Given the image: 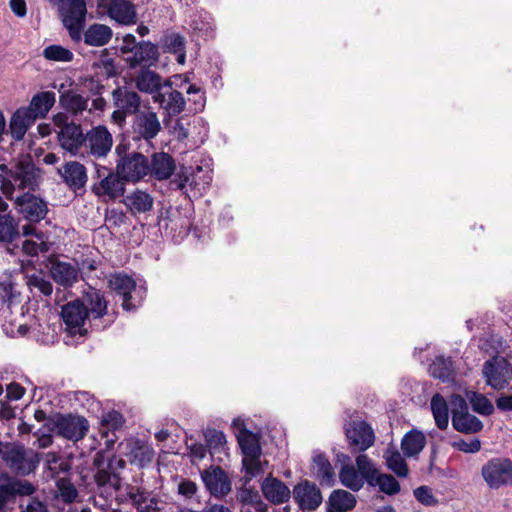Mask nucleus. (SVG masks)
Returning a JSON list of instances; mask_svg holds the SVG:
<instances>
[{"instance_id":"5fc2aeb1","label":"nucleus","mask_w":512,"mask_h":512,"mask_svg":"<svg viewBox=\"0 0 512 512\" xmlns=\"http://www.w3.org/2000/svg\"><path fill=\"white\" fill-rule=\"evenodd\" d=\"M58 494L65 503H73L77 496L78 491L74 484L68 478H60L56 482Z\"/></svg>"},{"instance_id":"e2e57ef3","label":"nucleus","mask_w":512,"mask_h":512,"mask_svg":"<svg viewBox=\"0 0 512 512\" xmlns=\"http://www.w3.org/2000/svg\"><path fill=\"white\" fill-rule=\"evenodd\" d=\"M259 493L253 488L242 487L237 492V500L244 505H251L257 499H259Z\"/></svg>"},{"instance_id":"f704fd0d","label":"nucleus","mask_w":512,"mask_h":512,"mask_svg":"<svg viewBox=\"0 0 512 512\" xmlns=\"http://www.w3.org/2000/svg\"><path fill=\"white\" fill-rule=\"evenodd\" d=\"M429 373L433 378L443 383L454 381L455 369L452 359L450 357L437 356L430 364Z\"/></svg>"},{"instance_id":"393cba45","label":"nucleus","mask_w":512,"mask_h":512,"mask_svg":"<svg viewBox=\"0 0 512 512\" xmlns=\"http://www.w3.org/2000/svg\"><path fill=\"white\" fill-rule=\"evenodd\" d=\"M113 103L116 108L122 109L129 115H136L139 113L141 106V97L136 91L130 90L127 87H117L112 92Z\"/></svg>"},{"instance_id":"f257e3e1","label":"nucleus","mask_w":512,"mask_h":512,"mask_svg":"<svg viewBox=\"0 0 512 512\" xmlns=\"http://www.w3.org/2000/svg\"><path fill=\"white\" fill-rule=\"evenodd\" d=\"M41 180L42 171L30 158L20 160L10 169L0 164V188L9 199H13L16 190L35 191Z\"/></svg>"},{"instance_id":"2eb2a0df","label":"nucleus","mask_w":512,"mask_h":512,"mask_svg":"<svg viewBox=\"0 0 512 512\" xmlns=\"http://www.w3.org/2000/svg\"><path fill=\"white\" fill-rule=\"evenodd\" d=\"M292 496L301 510L315 511L322 503L319 487L308 480H303L294 486Z\"/></svg>"},{"instance_id":"6e6552de","label":"nucleus","mask_w":512,"mask_h":512,"mask_svg":"<svg viewBox=\"0 0 512 512\" xmlns=\"http://www.w3.org/2000/svg\"><path fill=\"white\" fill-rule=\"evenodd\" d=\"M113 136L105 125L93 126L85 133L83 158L105 159L113 147Z\"/></svg>"},{"instance_id":"a878e982","label":"nucleus","mask_w":512,"mask_h":512,"mask_svg":"<svg viewBox=\"0 0 512 512\" xmlns=\"http://www.w3.org/2000/svg\"><path fill=\"white\" fill-rule=\"evenodd\" d=\"M59 173L63 181L75 191L84 188L88 179L86 167L77 161L65 163Z\"/></svg>"},{"instance_id":"a211bd4d","label":"nucleus","mask_w":512,"mask_h":512,"mask_svg":"<svg viewBox=\"0 0 512 512\" xmlns=\"http://www.w3.org/2000/svg\"><path fill=\"white\" fill-rule=\"evenodd\" d=\"M205 487L212 496L223 497L231 491V482L227 473L219 466H211L201 472Z\"/></svg>"},{"instance_id":"c9c22d12","label":"nucleus","mask_w":512,"mask_h":512,"mask_svg":"<svg viewBox=\"0 0 512 512\" xmlns=\"http://www.w3.org/2000/svg\"><path fill=\"white\" fill-rule=\"evenodd\" d=\"M426 445V436L423 432L412 429L401 440V449L406 457H414L421 453Z\"/></svg>"},{"instance_id":"473e14b6","label":"nucleus","mask_w":512,"mask_h":512,"mask_svg":"<svg viewBox=\"0 0 512 512\" xmlns=\"http://www.w3.org/2000/svg\"><path fill=\"white\" fill-rule=\"evenodd\" d=\"M123 203L131 214L136 215L149 212L153 208L154 199L149 193L137 189L128 194Z\"/></svg>"},{"instance_id":"0e129e2a","label":"nucleus","mask_w":512,"mask_h":512,"mask_svg":"<svg viewBox=\"0 0 512 512\" xmlns=\"http://www.w3.org/2000/svg\"><path fill=\"white\" fill-rule=\"evenodd\" d=\"M453 446L458 449L459 451L465 452V453H476L481 449V442L479 439H473L469 442L460 440L457 442H454Z\"/></svg>"},{"instance_id":"09e8293b","label":"nucleus","mask_w":512,"mask_h":512,"mask_svg":"<svg viewBox=\"0 0 512 512\" xmlns=\"http://www.w3.org/2000/svg\"><path fill=\"white\" fill-rule=\"evenodd\" d=\"M369 485L378 486L380 491L388 495H395L400 491V484L392 475L380 472Z\"/></svg>"},{"instance_id":"5701e85b","label":"nucleus","mask_w":512,"mask_h":512,"mask_svg":"<svg viewBox=\"0 0 512 512\" xmlns=\"http://www.w3.org/2000/svg\"><path fill=\"white\" fill-rule=\"evenodd\" d=\"M110 18L123 25H133L137 22L135 5L129 0H110L107 8Z\"/></svg>"},{"instance_id":"052dcab7","label":"nucleus","mask_w":512,"mask_h":512,"mask_svg":"<svg viewBox=\"0 0 512 512\" xmlns=\"http://www.w3.org/2000/svg\"><path fill=\"white\" fill-rule=\"evenodd\" d=\"M452 419L464 414L468 410L466 399L458 394H453L450 398Z\"/></svg>"},{"instance_id":"c756f323","label":"nucleus","mask_w":512,"mask_h":512,"mask_svg":"<svg viewBox=\"0 0 512 512\" xmlns=\"http://www.w3.org/2000/svg\"><path fill=\"white\" fill-rule=\"evenodd\" d=\"M113 36L112 29L100 23L90 25L83 33L82 39L88 46L102 47L108 44Z\"/></svg>"},{"instance_id":"9b49d317","label":"nucleus","mask_w":512,"mask_h":512,"mask_svg":"<svg viewBox=\"0 0 512 512\" xmlns=\"http://www.w3.org/2000/svg\"><path fill=\"white\" fill-rule=\"evenodd\" d=\"M115 168L126 182L135 183L148 174L149 161L143 154L131 152L118 158Z\"/></svg>"},{"instance_id":"39448f33","label":"nucleus","mask_w":512,"mask_h":512,"mask_svg":"<svg viewBox=\"0 0 512 512\" xmlns=\"http://www.w3.org/2000/svg\"><path fill=\"white\" fill-rule=\"evenodd\" d=\"M88 420L80 415L57 413L49 417L47 429L57 436L74 443L82 440L89 431Z\"/></svg>"},{"instance_id":"72a5a7b5","label":"nucleus","mask_w":512,"mask_h":512,"mask_svg":"<svg viewBox=\"0 0 512 512\" xmlns=\"http://www.w3.org/2000/svg\"><path fill=\"white\" fill-rule=\"evenodd\" d=\"M88 101L89 99L87 97H84L76 90L72 89L61 93L59 97L61 107L74 116L88 109Z\"/></svg>"},{"instance_id":"7ed1b4c3","label":"nucleus","mask_w":512,"mask_h":512,"mask_svg":"<svg viewBox=\"0 0 512 512\" xmlns=\"http://www.w3.org/2000/svg\"><path fill=\"white\" fill-rule=\"evenodd\" d=\"M80 302L85 307L91 329L101 331L110 327L115 321L116 313L108 312V301L102 291L89 287L83 292Z\"/></svg>"},{"instance_id":"338daca9","label":"nucleus","mask_w":512,"mask_h":512,"mask_svg":"<svg viewBox=\"0 0 512 512\" xmlns=\"http://www.w3.org/2000/svg\"><path fill=\"white\" fill-rule=\"evenodd\" d=\"M34 222H30L22 226V235L25 237L33 236L36 240L44 242L46 240V235L42 230H39L34 224Z\"/></svg>"},{"instance_id":"cd10ccee","label":"nucleus","mask_w":512,"mask_h":512,"mask_svg":"<svg viewBox=\"0 0 512 512\" xmlns=\"http://www.w3.org/2000/svg\"><path fill=\"white\" fill-rule=\"evenodd\" d=\"M262 492L273 504H282L291 497L290 489L279 479L268 477L262 483Z\"/></svg>"},{"instance_id":"3c124183","label":"nucleus","mask_w":512,"mask_h":512,"mask_svg":"<svg viewBox=\"0 0 512 512\" xmlns=\"http://www.w3.org/2000/svg\"><path fill=\"white\" fill-rule=\"evenodd\" d=\"M43 56L45 59L55 62H71L74 57L69 49L56 44L45 47Z\"/></svg>"},{"instance_id":"20e7f679","label":"nucleus","mask_w":512,"mask_h":512,"mask_svg":"<svg viewBox=\"0 0 512 512\" xmlns=\"http://www.w3.org/2000/svg\"><path fill=\"white\" fill-rule=\"evenodd\" d=\"M96 468L94 481L99 488L118 491L122 487L121 473L126 468V461L118 456L105 458L103 450L98 451L93 458Z\"/></svg>"},{"instance_id":"bb28decb","label":"nucleus","mask_w":512,"mask_h":512,"mask_svg":"<svg viewBox=\"0 0 512 512\" xmlns=\"http://www.w3.org/2000/svg\"><path fill=\"white\" fill-rule=\"evenodd\" d=\"M175 170L173 158L164 152L154 153L149 162V172L157 180L168 179Z\"/></svg>"},{"instance_id":"79ce46f5","label":"nucleus","mask_w":512,"mask_h":512,"mask_svg":"<svg viewBox=\"0 0 512 512\" xmlns=\"http://www.w3.org/2000/svg\"><path fill=\"white\" fill-rule=\"evenodd\" d=\"M356 499L353 494L345 490H334L328 501V510L348 511L354 508Z\"/></svg>"},{"instance_id":"4be33fe9","label":"nucleus","mask_w":512,"mask_h":512,"mask_svg":"<svg viewBox=\"0 0 512 512\" xmlns=\"http://www.w3.org/2000/svg\"><path fill=\"white\" fill-rule=\"evenodd\" d=\"M123 424L124 417L118 411L112 410L102 415L99 433L105 439L106 450L113 448L118 439L115 433L122 428Z\"/></svg>"},{"instance_id":"6e6d98bb","label":"nucleus","mask_w":512,"mask_h":512,"mask_svg":"<svg viewBox=\"0 0 512 512\" xmlns=\"http://www.w3.org/2000/svg\"><path fill=\"white\" fill-rule=\"evenodd\" d=\"M128 496L138 512H150L153 509V501L148 503V494L140 489L132 490Z\"/></svg>"},{"instance_id":"0eeeda50","label":"nucleus","mask_w":512,"mask_h":512,"mask_svg":"<svg viewBox=\"0 0 512 512\" xmlns=\"http://www.w3.org/2000/svg\"><path fill=\"white\" fill-rule=\"evenodd\" d=\"M58 9L71 39L74 42H80L87 14L85 0H59Z\"/></svg>"},{"instance_id":"774afa93","label":"nucleus","mask_w":512,"mask_h":512,"mask_svg":"<svg viewBox=\"0 0 512 512\" xmlns=\"http://www.w3.org/2000/svg\"><path fill=\"white\" fill-rule=\"evenodd\" d=\"M197 492V485L191 480H183L178 484V493L186 498H191Z\"/></svg>"},{"instance_id":"864d4df0","label":"nucleus","mask_w":512,"mask_h":512,"mask_svg":"<svg viewBox=\"0 0 512 512\" xmlns=\"http://www.w3.org/2000/svg\"><path fill=\"white\" fill-rule=\"evenodd\" d=\"M162 48L164 52L175 53L185 49V37L179 33L172 32L162 38Z\"/></svg>"},{"instance_id":"13d9d810","label":"nucleus","mask_w":512,"mask_h":512,"mask_svg":"<svg viewBox=\"0 0 512 512\" xmlns=\"http://www.w3.org/2000/svg\"><path fill=\"white\" fill-rule=\"evenodd\" d=\"M259 457L260 456H255V457L245 456L243 458L242 465L247 474L246 481H250L253 477L257 476L262 471Z\"/></svg>"},{"instance_id":"de8ad7c7","label":"nucleus","mask_w":512,"mask_h":512,"mask_svg":"<svg viewBox=\"0 0 512 512\" xmlns=\"http://www.w3.org/2000/svg\"><path fill=\"white\" fill-rule=\"evenodd\" d=\"M466 398L469 400L475 412L485 416L493 413L494 407L485 395L476 391H467Z\"/></svg>"},{"instance_id":"58836bf2","label":"nucleus","mask_w":512,"mask_h":512,"mask_svg":"<svg viewBox=\"0 0 512 512\" xmlns=\"http://www.w3.org/2000/svg\"><path fill=\"white\" fill-rule=\"evenodd\" d=\"M453 428L461 433L474 434L480 432L483 428L482 421L469 411L460 416H456L452 420Z\"/></svg>"},{"instance_id":"f8f14e48","label":"nucleus","mask_w":512,"mask_h":512,"mask_svg":"<svg viewBox=\"0 0 512 512\" xmlns=\"http://www.w3.org/2000/svg\"><path fill=\"white\" fill-rule=\"evenodd\" d=\"M15 209L29 222L38 223L48 213V206L44 199L31 192L14 195Z\"/></svg>"},{"instance_id":"b1692460","label":"nucleus","mask_w":512,"mask_h":512,"mask_svg":"<svg viewBox=\"0 0 512 512\" xmlns=\"http://www.w3.org/2000/svg\"><path fill=\"white\" fill-rule=\"evenodd\" d=\"M310 470L312 476L317 479L321 485L330 487L334 484L335 472L324 453L314 452Z\"/></svg>"},{"instance_id":"aec40b11","label":"nucleus","mask_w":512,"mask_h":512,"mask_svg":"<svg viewBox=\"0 0 512 512\" xmlns=\"http://www.w3.org/2000/svg\"><path fill=\"white\" fill-rule=\"evenodd\" d=\"M164 92H158L154 95V101L158 102L170 117L182 113L186 107V100L183 94L172 88L171 81L164 83Z\"/></svg>"},{"instance_id":"a19ab883","label":"nucleus","mask_w":512,"mask_h":512,"mask_svg":"<svg viewBox=\"0 0 512 512\" xmlns=\"http://www.w3.org/2000/svg\"><path fill=\"white\" fill-rule=\"evenodd\" d=\"M19 236L18 221L10 214H0V242L12 243Z\"/></svg>"},{"instance_id":"e433bc0d","label":"nucleus","mask_w":512,"mask_h":512,"mask_svg":"<svg viewBox=\"0 0 512 512\" xmlns=\"http://www.w3.org/2000/svg\"><path fill=\"white\" fill-rule=\"evenodd\" d=\"M238 444L245 456L255 457L261 455V447L257 434L242 427L237 434Z\"/></svg>"},{"instance_id":"37998d69","label":"nucleus","mask_w":512,"mask_h":512,"mask_svg":"<svg viewBox=\"0 0 512 512\" xmlns=\"http://www.w3.org/2000/svg\"><path fill=\"white\" fill-rule=\"evenodd\" d=\"M339 478L342 485L352 491H359L365 483L363 477L360 476L357 469L352 465H343L339 472Z\"/></svg>"},{"instance_id":"f3484780","label":"nucleus","mask_w":512,"mask_h":512,"mask_svg":"<svg viewBox=\"0 0 512 512\" xmlns=\"http://www.w3.org/2000/svg\"><path fill=\"white\" fill-rule=\"evenodd\" d=\"M349 445L355 452H363L374 444L373 429L364 421H353L346 428Z\"/></svg>"},{"instance_id":"69168bd1","label":"nucleus","mask_w":512,"mask_h":512,"mask_svg":"<svg viewBox=\"0 0 512 512\" xmlns=\"http://www.w3.org/2000/svg\"><path fill=\"white\" fill-rule=\"evenodd\" d=\"M25 394V389L19 383L12 382L6 387V400L17 401Z\"/></svg>"},{"instance_id":"ea45409f","label":"nucleus","mask_w":512,"mask_h":512,"mask_svg":"<svg viewBox=\"0 0 512 512\" xmlns=\"http://www.w3.org/2000/svg\"><path fill=\"white\" fill-rule=\"evenodd\" d=\"M430 405L436 426L441 430L446 429L449 423V408L446 400L440 394H435Z\"/></svg>"},{"instance_id":"412c9836","label":"nucleus","mask_w":512,"mask_h":512,"mask_svg":"<svg viewBox=\"0 0 512 512\" xmlns=\"http://www.w3.org/2000/svg\"><path fill=\"white\" fill-rule=\"evenodd\" d=\"M108 286L122 297V308L126 311H135L136 303H131L132 290L136 288L135 280L124 273H115L110 276Z\"/></svg>"},{"instance_id":"dca6fc26","label":"nucleus","mask_w":512,"mask_h":512,"mask_svg":"<svg viewBox=\"0 0 512 512\" xmlns=\"http://www.w3.org/2000/svg\"><path fill=\"white\" fill-rule=\"evenodd\" d=\"M126 180L118 171H108L107 175L92 186V192L99 197H107L109 200H116L124 196Z\"/></svg>"},{"instance_id":"a18cd8bd","label":"nucleus","mask_w":512,"mask_h":512,"mask_svg":"<svg viewBox=\"0 0 512 512\" xmlns=\"http://www.w3.org/2000/svg\"><path fill=\"white\" fill-rule=\"evenodd\" d=\"M204 438L206 441V446L212 456L224 452L226 437L222 431H218L213 428H207L204 431Z\"/></svg>"},{"instance_id":"1a4fd4ad","label":"nucleus","mask_w":512,"mask_h":512,"mask_svg":"<svg viewBox=\"0 0 512 512\" xmlns=\"http://www.w3.org/2000/svg\"><path fill=\"white\" fill-rule=\"evenodd\" d=\"M61 318L65 325V330L72 336H87L91 329L88 325V316L85 307L76 299L64 304L61 307Z\"/></svg>"},{"instance_id":"4c0bfd02","label":"nucleus","mask_w":512,"mask_h":512,"mask_svg":"<svg viewBox=\"0 0 512 512\" xmlns=\"http://www.w3.org/2000/svg\"><path fill=\"white\" fill-rule=\"evenodd\" d=\"M34 118L22 108L18 109L11 118L10 131L14 140H21L27 129L35 122Z\"/></svg>"},{"instance_id":"7c9ffc66","label":"nucleus","mask_w":512,"mask_h":512,"mask_svg":"<svg viewBox=\"0 0 512 512\" xmlns=\"http://www.w3.org/2000/svg\"><path fill=\"white\" fill-rule=\"evenodd\" d=\"M54 103L55 93L52 91H44L34 95L29 106L22 109L36 120L37 118L45 117Z\"/></svg>"},{"instance_id":"9d476101","label":"nucleus","mask_w":512,"mask_h":512,"mask_svg":"<svg viewBox=\"0 0 512 512\" xmlns=\"http://www.w3.org/2000/svg\"><path fill=\"white\" fill-rule=\"evenodd\" d=\"M481 474L491 489L512 485V461L508 458H493L482 466Z\"/></svg>"},{"instance_id":"f03ea898","label":"nucleus","mask_w":512,"mask_h":512,"mask_svg":"<svg viewBox=\"0 0 512 512\" xmlns=\"http://www.w3.org/2000/svg\"><path fill=\"white\" fill-rule=\"evenodd\" d=\"M0 458L12 473L24 477L36 471L42 454L22 444L0 442Z\"/></svg>"},{"instance_id":"680f3d73","label":"nucleus","mask_w":512,"mask_h":512,"mask_svg":"<svg viewBox=\"0 0 512 512\" xmlns=\"http://www.w3.org/2000/svg\"><path fill=\"white\" fill-rule=\"evenodd\" d=\"M415 498L424 505H434L437 503L431 489L427 486H420L414 490Z\"/></svg>"},{"instance_id":"bf43d9fd","label":"nucleus","mask_w":512,"mask_h":512,"mask_svg":"<svg viewBox=\"0 0 512 512\" xmlns=\"http://www.w3.org/2000/svg\"><path fill=\"white\" fill-rule=\"evenodd\" d=\"M21 250L23 253H25L28 256H36L38 255L39 251L45 252L48 250L46 240L44 242L41 241H34L27 239L23 241Z\"/></svg>"},{"instance_id":"4d7b16f0","label":"nucleus","mask_w":512,"mask_h":512,"mask_svg":"<svg viewBox=\"0 0 512 512\" xmlns=\"http://www.w3.org/2000/svg\"><path fill=\"white\" fill-rule=\"evenodd\" d=\"M7 486L12 496H30L35 492V487L33 484L26 480L11 479L7 483Z\"/></svg>"},{"instance_id":"49530a36","label":"nucleus","mask_w":512,"mask_h":512,"mask_svg":"<svg viewBox=\"0 0 512 512\" xmlns=\"http://www.w3.org/2000/svg\"><path fill=\"white\" fill-rule=\"evenodd\" d=\"M154 449L148 444L137 442L131 450V462L145 467L153 461Z\"/></svg>"},{"instance_id":"603ef678","label":"nucleus","mask_w":512,"mask_h":512,"mask_svg":"<svg viewBox=\"0 0 512 512\" xmlns=\"http://www.w3.org/2000/svg\"><path fill=\"white\" fill-rule=\"evenodd\" d=\"M27 285L34 294L37 292L44 296H50L53 292L52 283L42 275L33 274L28 276Z\"/></svg>"},{"instance_id":"ddd939ff","label":"nucleus","mask_w":512,"mask_h":512,"mask_svg":"<svg viewBox=\"0 0 512 512\" xmlns=\"http://www.w3.org/2000/svg\"><path fill=\"white\" fill-rule=\"evenodd\" d=\"M483 375L493 389H504L512 378V367L504 357L495 356L484 363Z\"/></svg>"},{"instance_id":"c85d7f7f","label":"nucleus","mask_w":512,"mask_h":512,"mask_svg":"<svg viewBox=\"0 0 512 512\" xmlns=\"http://www.w3.org/2000/svg\"><path fill=\"white\" fill-rule=\"evenodd\" d=\"M149 68L143 67L136 73L134 78L135 85L141 92L156 95L158 92H161L162 78L158 73Z\"/></svg>"},{"instance_id":"6ab92c4d","label":"nucleus","mask_w":512,"mask_h":512,"mask_svg":"<svg viewBox=\"0 0 512 512\" xmlns=\"http://www.w3.org/2000/svg\"><path fill=\"white\" fill-rule=\"evenodd\" d=\"M132 128L138 139L149 141L158 135L161 124L156 112L146 110L135 115Z\"/></svg>"},{"instance_id":"2f4dec72","label":"nucleus","mask_w":512,"mask_h":512,"mask_svg":"<svg viewBox=\"0 0 512 512\" xmlns=\"http://www.w3.org/2000/svg\"><path fill=\"white\" fill-rule=\"evenodd\" d=\"M53 280L63 287H71L78 280V268L67 262L56 261L50 269Z\"/></svg>"},{"instance_id":"c03bdc74","label":"nucleus","mask_w":512,"mask_h":512,"mask_svg":"<svg viewBox=\"0 0 512 512\" xmlns=\"http://www.w3.org/2000/svg\"><path fill=\"white\" fill-rule=\"evenodd\" d=\"M355 462L357 471L360 476L363 477L364 482H367L368 485L372 484V481L380 472L375 466L373 460L370 459L366 454H359L356 457Z\"/></svg>"},{"instance_id":"8fccbe9b","label":"nucleus","mask_w":512,"mask_h":512,"mask_svg":"<svg viewBox=\"0 0 512 512\" xmlns=\"http://www.w3.org/2000/svg\"><path fill=\"white\" fill-rule=\"evenodd\" d=\"M387 467L392 470L399 477H406L408 475V466L398 451H387L384 455Z\"/></svg>"},{"instance_id":"4468645a","label":"nucleus","mask_w":512,"mask_h":512,"mask_svg":"<svg viewBox=\"0 0 512 512\" xmlns=\"http://www.w3.org/2000/svg\"><path fill=\"white\" fill-rule=\"evenodd\" d=\"M126 51H132L126 58L130 69L155 66L160 57L158 46L150 41H139L136 47L128 48Z\"/></svg>"},{"instance_id":"423d86ee","label":"nucleus","mask_w":512,"mask_h":512,"mask_svg":"<svg viewBox=\"0 0 512 512\" xmlns=\"http://www.w3.org/2000/svg\"><path fill=\"white\" fill-rule=\"evenodd\" d=\"M53 120L58 128L57 138L60 147L72 156H83L85 133L81 125L69 121L64 113H58Z\"/></svg>"}]
</instances>
